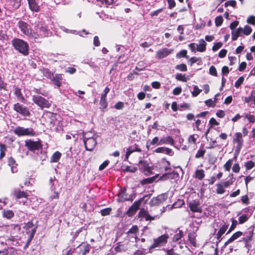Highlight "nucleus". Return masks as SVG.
<instances>
[{"label": "nucleus", "instance_id": "obj_17", "mask_svg": "<svg viewBox=\"0 0 255 255\" xmlns=\"http://www.w3.org/2000/svg\"><path fill=\"white\" fill-rule=\"evenodd\" d=\"M173 51V49H168L167 48H162L156 51V56L157 59H161L163 58L166 57L168 55L171 54Z\"/></svg>", "mask_w": 255, "mask_h": 255}, {"label": "nucleus", "instance_id": "obj_22", "mask_svg": "<svg viewBox=\"0 0 255 255\" xmlns=\"http://www.w3.org/2000/svg\"><path fill=\"white\" fill-rule=\"evenodd\" d=\"M63 77L61 74H54L51 79V80L53 82L55 85L58 87H60L62 84V81Z\"/></svg>", "mask_w": 255, "mask_h": 255}, {"label": "nucleus", "instance_id": "obj_7", "mask_svg": "<svg viewBox=\"0 0 255 255\" xmlns=\"http://www.w3.org/2000/svg\"><path fill=\"white\" fill-rule=\"evenodd\" d=\"M10 231V236L8 238V240L11 241H16L20 233V227L19 225H12L9 228Z\"/></svg>", "mask_w": 255, "mask_h": 255}, {"label": "nucleus", "instance_id": "obj_40", "mask_svg": "<svg viewBox=\"0 0 255 255\" xmlns=\"http://www.w3.org/2000/svg\"><path fill=\"white\" fill-rule=\"evenodd\" d=\"M63 30L66 32V33H73V34H78L80 36H82V33H84L85 34H87L88 33L86 32L85 30H83L82 31H77L75 30H69L68 29H67L66 28H64V29H63Z\"/></svg>", "mask_w": 255, "mask_h": 255}, {"label": "nucleus", "instance_id": "obj_21", "mask_svg": "<svg viewBox=\"0 0 255 255\" xmlns=\"http://www.w3.org/2000/svg\"><path fill=\"white\" fill-rule=\"evenodd\" d=\"M33 156L36 160H39L42 162L46 160L47 158V153L45 151L43 150L42 148H41V150H39L38 153H35Z\"/></svg>", "mask_w": 255, "mask_h": 255}, {"label": "nucleus", "instance_id": "obj_2", "mask_svg": "<svg viewBox=\"0 0 255 255\" xmlns=\"http://www.w3.org/2000/svg\"><path fill=\"white\" fill-rule=\"evenodd\" d=\"M12 46L14 49L23 55H27L29 53V45L28 43L22 39L14 38L11 41Z\"/></svg>", "mask_w": 255, "mask_h": 255}, {"label": "nucleus", "instance_id": "obj_45", "mask_svg": "<svg viewBox=\"0 0 255 255\" xmlns=\"http://www.w3.org/2000/svg\"><path fill=\"white\" fill-rule=\"evenodd\" d=\"M205 176L204 171L203 169H197L195 172V177L202 180Z\"/></svg>", "mask_w": 255, "mask_h": 255}, {"label": "nucleus", "instance_id": "obj_30", "mask_svg": "<svg viewBox=\"0 0 255 255\" xmlns=\"http://www.w3.org/2000/svg\"><path fill=\"white\" fill-rule=\"evenodd\" d=\"M242 28L240 27L236 30L232 31V40L233 41L236 40L238 37L242 36L243 33L242 32Z\"/></svg>", "mask_w": 255, "mask_h": 255}, {"label": "nucleus", "instance_id": "obj_47", "mask_svg": "<svg viewBox=\"0 0 255 255\" xmlns=\"http://www.w3.org/2000/svg\"><path fill=\"white\" fill-rule=\"evenodd\" d=\"M175 78L177 80L180 81L182 82H187L188 79L186 77L185 74L181 73H177L175 75Z\"/></svg>", "mask_w": 255, "mask_h": 255}, {"label": "nucleus", "instance_id": "obj_1", "mask_svg": "<svg viewBox=\"0 0 255 255\" xmlns=\"http://www.w3.org/2000/svg\"><path fill=\"white\" fill-rule=\"evenodd\" d=\"M17 26L21 32L25 35L33 38H38V31L32 29L31 26L27 22L20 20L17 24Z\"/></svg>", "mask_w": 255, "mask_h": 255}, {"label": "nucleus", "instance_id": "obj_37", "mask_svg": "<svg viewBox=\"0 0 255 255\" xmlns=\"http://www.w3.org/2000/svg\"><path fill=\"white\" fill-rule=\"evenodd\" d=\"M183 233L181 230H177L173 237V241L178 242L183 237Z\"/></svg>", "mask_w": 255, "mask_h": 255}, {"label": "nucleus", "instance_id": "obj_34", "mask_svg": "<svg viewBox=\"0 0 255 255\" xmlns=\"http://www.w3.org/2000/svg\"><path fill=\"white\" fill-rule=\"evenodd\" d=\"M8 164L11 167V170L13 173L17 172V164L15 163V160L13 158L10 157L8 158Z\"/></svg>", "mask_w": 255, "mask_h": 255}, {"label": "nucleus", "instance_id": "obj_61", "mask_svg": "<svg viewBox=\"0 0 255 255\" xmlns=\"http://www.w3.org/2000/svg\"><path fill=\"white\" fill-rule=\"evenodd\" d=\"M255 163L252 160H250L245 163V166L247 170H250L254 167Z\"/></svg>", "mask_w": 255, "mask_h": 255}, {"label": "nucleus", "instance_id": "obj_8", "mask_svg": "<svg viewBox=\"0 0 255 255\" xmlns=\"http://www.w3.org/2000/svg\"><path fill=\"white\" fill-rule=\"evenodd\" d=\"M13 110L24 117H29L30 113L28 108L25 106L17 103L13 105Z\"/></svg>", "mask_w": 255, "mask_h": 255}, {"label": "nucleus", "instance_id": "obj_13", "mask_svg": "<svg viewBox=\"0 0 255 255\" xmlns=\"http://www.w3.org/2000/svg\"><path fill=\"white\" fill-rule=\"evenodd\" d=\"M178 176L179 174L174 170H172L171 169L169 171H168V172L163 174L161 176H160L159 180L161 181H165L168 179H176L178 178Z\"/></svg>", "mask_w": 255, "mask_h": 255}, {"label": "nucleus", "instance_id": "obj_42", "mask_svg": "<svg viewBox=\"0 0 255 255\" xmlns=\"http://www.w3.org/2000/svg\"><path fill=\"white\" fill-rule=\"evenodd\" d=\"M141 203H142L139 200L134 202L132 205L130 207L129 210L133 212H135L139 209Z\"/></svg>", "mask_w": 255, "mask_h": 255}, {"label": "nucleus", "instance_id": "obj_26", "mask_svg": "<svg viewBox=\"0 0 255 255\" xmlns=\"http://www.w3.org/2000/svg\"><path fill=\"white\" fill-rule=\"evenodd\" d=\"M29 7L32 11L38 12L40 9V7L36 2V0H27Z\"/></svg>", "mask_w": 255, "mask_h": 255}, {"label": "nucleus", "instance_id": "obj_11", "mask_svg": "<svg viewBox=\"0 0 255 255\" xmlns=\"http://www.w3.org/2000/svg\"><path fill=\"white\" fill-rule=\"evenodd\" d=\"M97 135H94L93 137H86L85 139L83 140L87 150L92 151L95 148L97 144Z\"/></svg>", "mask_w": 255, "mask_h": 255}, {"label": "nucleus", "instance_id": "obj_36", "mask_svg": "<svg viewBox=\"0 0 255 255\" xmlns=\"http://www.w3.org/2000/svg\"><path fill=\"white\" fill-rule=\"evenodd\" d=\"M61 155L62 154L59 151L55 152L51 157L50 162L53 163L58 162L60 160Z\"/></svg>", "mask_w": 255, "mask_h": 255}, {"label": "nucleus", "instance_id": "obj_41", "mask_svg": "<svg viewBox=\"0 0 255 255\" xmlns=\"http://www.w3.org/2000/svg\"><path fill=\"white\" fill-rule=\"evenodd\" d=\"M229 177L230 178L228 181H226L222 183L225 188H227L230 186L234 183L235 180V179L233 177V174H230Z\"/></svg>", "mask_w": 255, "mask_h": 255}, {"label": "nucleus", "instance_id": "obj_20", "mask_svg": "<svg viewBox=\"0 0 255 255\" xmlns=\"http://www.w3.org/2000/svg\"><path fill=\"white\" fill-rule=\"evenodd\" d=\"M135 151H141V149L138 147V145L136 144H134L133 145L129 146L127 149L125 160H128L130 155Z\"/></svg>", "mask_w": 255, "mask_h": 255}, {"label": "nucleus", "instance_id": "obj_55", "mask_svg": "<svg viewBox=\"0 0 255 255\" xmlns=\"http://www.w3.org/2000/svg\"><path fill=\"white\" fill-rule=\"evenodd\" d=\"M255 103V91H253L251 94V96L245 98V102L247 103H250L251 102Z\"/></svg>", "mask_w": 255, "mask_h": 255}, {"label": "nucleus", "instance_id": "obj_58", "mask_svg": "<svg viewBox=\"0 0 255 255\" xmlns=\"http://www.w3.org/2000/svg\"><path fill=\"white\" fill-rule=\"evenodd\" d=\"M202 91L196 85L194 86L193 91L192 92V95L193 97H197Z\"/></svg>", "mask_w": 255, "mask_h": 255}, {"label": "nucleus", "instance_id": "obj_57", "mask_svg": "<svg viewBox=\"0 0 255 255\" xmlns=\"http://www.w3.org/2000/svg\"><path fill=\"white\" fill-rule=\"evenodd\" d=\"M100 104L102 109H106L107 107L108 103L106 97H101Z\"/></svg>", "mask_w": 255, "mask_h": 255}, {"label": "nucleus", "instance_id": "obj_10", "mask_svg": "<svg viewBox=\"0 0 255 255\" xmlns=\"http://www.w3.org/2000/svg\"><path fill=\"white\" fill-rule=\"evenodd\" d=\"M233 142L237 144L235 151L239 153L243 145L244 139L243 138L242 133L241 132H236L233 138Z\"/></svg>", "mask_w": 255, "mask_h": 255}, {"label": "nucleus", "instance_id": "obj_46", "mask_svg": "<svg viewBox=\"0 0 255 255\" xmlns=\"http://www.w3.org/2000/svg\"><path fill=\"white\" fill-rule=\"evenodd\" d=\"M33 224L32 222H28L27 223H25L23 228L25 229V231L27 234H30L31 230L33 229Z\"/></svg>", "mask_w": 255, "mask_h": 255}, {"label": "nucleus", "instance_id": "obj_15", "mask_svg": "<svg viewBox=\"0 0 255 255\" xmlns=\"http://www.w3.org/2000/svg\"><path fill=\"white\" fill-rule=\"evenodd\" d=\"M139 169L145 174H149L152 172L151 166L147 161L140 160L138 163Z\"/></svg>", "mask_w": 255, "mask_h": 255}, {"label": "nucleus", "instance_id": "obj_4", "mask_svg": "<svg viewBox=\"0 0 255 255\" xmlns=\"http://www.w3.org/2000/svg\"><path fill=\"white\" fill-rule=\"evenodd\" d=\"M13 132L18 136H33L35 132L31 128H24L22 127H17L13 130Z\"/></svg>", "mask_w": 255, "mask_h": 255}, {"label": "nucleus", "instance_id": "obj_48", "mask_svg": "<svg viewBox=\"0 0 255 255\" xmlns=\"http://www.w3.org/2000/svg\"><path fill=\"white\" fill-rule=\"evenodd\" d=\"M156 178V177L155 176H153L152 177H149V178L144 179L141 181L140 183L142 185H145V184L151 183L154 181V180H155Z\"/></svg>", "mask_w": 255, "mask_h": 255}, {"label": "nucleus", "instance_id": "obj_54", "mask_svg": "<svg viewBox=\"0 0 255 255\" xmlns=\"http://www.w3.org/2000/svg\"><path fill=\"white\" fill-rule=\"evenodd\" d=\"M43 75L47 77V78H49L51 79L54 75L53 73L51 72L48 69H44L43 70Z\"/></svg>", "mask_w": 255, "mask_h": 255}, {"label": "nucleus", "instance_id": "obj_51", "mask_svg": "<svg viewBox=\"0 0 255 255\" xmlns=\"http://www.w3.org/2000/svg\"><path fill=\"white\" fill-rule=\"evenodd\" d=\"M250 217V216L246 214L242 215L239 218V223L240 224H242L244 223L245 222H247L248 220Z\"/></svg>", "mask_w": 255, "mask_h": 255}, {"label": "nucleus", "instance_id": "obj_49", "mask_svg": "<svg viewBox=\"0 0 255 255\" xmlns=\"http://www.w3.org/2000/svg\"><path fill=\"white\" fill-rule=\"evenodd\" d=\"M217 188L216 189V193L218 194H222L225 192V188L222 183H218L216 185Z\"/></svg>", "mask_w": 255, "mask_h": 255}, {"label": "nucleus", "instance_id": "obj_60", "mask_svg": "<svg viewBox=\"0 0 255 255\" xmlns=\"http://www.w3.org/2000/svg\"><path fill=\"white\" fill-rule=\"evenodd\" d=\"M82 63L84 64L89 65V66L93 69L97 68V66L96 65L95 63L94 62H92L91 60H84L82 62Z\"/></svg>", "mask_w": 255, "mask_h": 255}, {"label": "nucleus", "instance_id": "obj_32", "mask_svg": "<svg viewBox=\"0 0 255 255\" xmlns=\"http://www.w3.org/2000/svg\"><path fill=\"white\" fill-rule=\"evenodd\" d=\"M154 152L156 153H163L168 155H172V149L165 147H159L156 148Z\"/></svg>", "mask_w": 255, "mask_h": 255}, {"label": "nucleus", "instance_id": "obj_27", "mask_svg": "<svg viewBox=\"0 0 255 255\" xmlns=\"http://www.w3.org/2000/svg\"><path fill=\"white\" fill-rule=\"evenodd\" d=\"M13 195L16 199H20L22 198L27 199L28 196V195L26 192L21 191L18 189H15L13 190Z\"/></svg>", "mask_w": 255, "mask_h": 255}, {"label": "nucleus", "instance_id": "obj_12", "mask_svg": "<svg viewBox=\"0 0 255 255\" xmlns=\"http://www.w3.org/2000/svg\"><path fill=\"white\" fill-rule=\"evenodd\" d=\"M168 197L167 193H163L153 198L149 202L150 206H158L164 202Z\"/></svg>", "mask_w": 255, "mask_h": 255}, {"label": "nucleus", "instance_id": "obj_39", "mask_svg": "<svg viewBox=\"0 0 255 255\" xmlns=\"http://www.w3.org/2000/svg\"><path fill=\"white\" fill-rule=\"evenodd\" d=\"M14 213L12 210H3L2 212V216L8 219L12 218L14 216Z\"/></svg>", "mask_w": 255, "mask_h": 255}, {"label": "nucleus", "instance_id": "obj_14", "mask_svg": "<svg viewBox=\"0 0 255 255\" xmlns=\"http://www.w3.org/2000/svg\"><path fill=\"white\" fill-rule=\"evenodd\" d=\"M118 200L119 202H123L125 201H132L133 200L132 196L130 195H129L126 193V189L125 188L121 189L120 191L118 194Z\"/></svg>", "mask_w": 255, "mask_h": 255}, {"label": "nucleus", "instance_id": "obj_44", "mask_svg": "<svg viewBox=\"0 0 255 255\" xmlns=\"http://www.w3.org/2000/svg\"><path fill=\"white\" fill-rule=\"evenodd\" d=\"M49 184L52 191H55L56 186L58 184V181L55 179V177H51L49 180Z\"/></svg>", "mask_w": 255, "mask_h": 255}, {"label": "nucleus", "instance_id": "obj_24", "mask_svg": "<svg viewBox=\"0 0 255 255\" xmlns=\"http://www.w3.org/2000/svg\"><path fill=\"white\" fill-rule=\"evenodd\" d=\"M138 217L141 218V220L145 219L146 221H150L154 219V218L150 216L144 209H140L138 213Z\"/></svg>", "mask_w": 255, "mask_h": 255}, {"label": "nucleus", "instance_id": "obj_52", "mask_svg": "<svg viewBox=\"0 0 255 255\" xmlns=\"http://www.w3.org/2000/svg\"><path fill=\"white\" fill-rule=\"evenodd\" d=\"M99 3L104 6H108L112 4L114 0H96Z\"/></svg>", "mask_w": 255, "mask_h": 255}, {"label": "nucleus", "instance_id": "obj_29", "mask_svg": "<svg viewBox=\"0 0 255 255\" xmlns=\"http://www.w3.org/2000/svg\"><path fill=\"white\" fill-rule=\"evenodd\" d=\"M199 44H196V49L198 51L203 52L206 50V42L203 39H201L199 41Z\"/></svg>", "mask_w": 255, "mask_h": 255}, {"label": "nucleus", "instance_id": "obj_25", "mask_svg": "<svg viewBox=\"0 0 255 255\" xmlns=\"http://www.w3.org/2000/svg\"><path fill=\"white\" fill-rule=\"evenodd\" d=\"M243 235V233L241 231H238L235 233L224 244L225 246H227L228 245L232 243L239 238L241 237Z\"/></svg>", "mask_w": 255, "mask_h": 255}, {"label": "nucleus", "instance_id": "obj_6", "mask_svg": "<svg viewBox=\"0 0 255 255\" xmlns=\"http://www.w3.org/2000/svg\"><path fill=\"white\" fill-rule=\"evenodd\" d=\"M32 101L41 109L49 108L51 105L50 102L39 95H33Z\"/></svg>", "mask_w": 255, "mask_h": 255}, {"label": "nucleus", "instance_id": "obj_56", "mask_svg": "<svg viewBox=\"0 0 255 255\" xmlns=\"http://www.w3.org/2000/svg\"><path fill=\"white\" fill-rule=\"evenodd\" d=\"M205 152H206V150L204 149L203 148H200L198 150L196 154L195 155V157L196 158H199L203 157Z\"/></svg>", "mask_w": 255, "mask_h": 255}, {"label": "nucleus", "instance_id": "obj_18", "mask_svg": "<svg viewBox=\"0 0 255 255\" xmlns=\"http://www.w3.org/2000/svg\"><path fill=\"white\" fill-rule=\"evenodd\" d=\"M91 246L89 244L84 243L80 244L76 248V249L78 250L77 252L79 255H86L89 252Z\"/></svg>", "mask_w": 255, "mask_h": 255}, {"label": "nucleus", "instance_id": "obj_64", "mask_svg": "<svg viewBox=\"0 0 255 255\" xmlns=\"http://www.w3.org/2000/svg\"><path fill=\"white\" fill-rule=\"evenodd\" d=\"M112 211V209L110 208H107L101 210L100 213L102 216H105L110 214Z\"/></svg>", "mask_w": 255, "mask_h": 255}, {"label": "nucleus", "instance_id": "obj_16", "mask_svg": "<svg viewBox=\"0 0 255 255\" xmlns=\"http://www.w3.org/2000/svg\"><path fill=\"white\" fill-rule=\"evenodd\" d=\"M190 210L193 212L201 213L202 209L200 206V203L198 200H194L189 203Z\"/></svg>", "mask_w": 255, "mask_h": 255}, {"label": "nucleus", "instance_id": "obj_59", "mask_svg": "<svg viewBox=\"0 0 255 255\" xmlns=\"http://www.w3.org/2000/svg\"><path fill=\"white\" fill-rule=\"evenodd\" d=\"M36 232V228H33L31 230L30 234H28L29 237L27 241V246L29 245L30 242L32 240Z\"/></svg>", "mask_w": 255, "mask_h": 255}, {"label": "nucleus", "instance_id": "obj_23", "mask_svg": "<svg viewBox=\"0 0 255 255\" xmlns=\"http://www.w3.org/2000/svg\"><path fill=\"white\" fill-rule=\"evenodd\" d=\"M6 4L10 9H17L20 5V0H6Z\"/></svg>", "mask_w": 255, "mask_h": 255}, {"label": "nucleus", "instance_id": "obj_62", "mask_svg": "<svg viewBox=\"0 0 255 255\" xmlns=\"http://www.w3.org/2000/svg\"><path fill=\"white\" fill-rule=\"evenodd\" d=\"M176 69L180 71L185 72L187 70V66L185 64H181L176 66Z\"/></svg>", "mask_w": 255, "mask_h": 255}, {"label": "nucleus", "instance_id": "obj_9", "mask_svg": "<svg viewBox=\"0 0 255 255\" xmlns=\"http://www.w3.org/2000/svg\"><path fill=\"white\" fill-rule=\"evenodd\" d=\"M168 238V235L164 234L154 239L153 244L150 246V250L152 248L164 246L167 242Z\"/></svg>", "mask_w": 255, "mask_h": 255}, {"label": "nucleus", "instance_id": "obj_63", "mask_svg": "<svg viewBox=\"0 0 255 255\" xmlns=\"http://www.w3.org/2000/svg\"><path fill=\"white\" fill-rule=\"evenodd\" d=\"M198 137V135L197 134H192L188 138V142L190 143L195 144L196 142L197 138Z\"/></svg>", "mask_w": 255, "mask_h": 255}, {"label": "nucleus", "instance_id": "obj_35", "mask_svg": "<svg viewBox=\"0 0 255 255\" xmlns=\"http://www.w3.org/2000/svg\"><path fill=\"white\" fill-rule=\"evenodd\" d=\"M253 234L254 229H252L251 230L249 231L248 235H247L246 237L242 238V241L245 243L246 247L247 246L249 243L252 241Z\"/></svg>", "mask_w": 255, "mask_h": 255}, {"label": "nucleus", "instance_id": "obj_31", "mask_svg": "<svg viewBox=\"0 0 255 255\" xmlns=\"http://www.w3.org/2000/svg\"><path fill=\"white\" fill-rule=\"evenodd\" d=\"M14 94L17 97L18 101L22 103H24L26 101L24 96H23L21 89L18 87H15L14 88Z\"/></svg>", "mask_w": 255, "mask_h": 255}, {"label": "nucleus", "instance_id": "obj_5", "mask_svg": "<svg viewBox=\"0 0 255 255\" xmlns=\"http://www.w3.org/2000/svg\"><path fill=\"white\" fill-rule=\"evenodd\" d=\"M155 168L158 171L164 173L168 172L171 169L170 162L165 158H162L158 161L156 163Z\"/></svg>", "mask_w": 255, "mask_h": 255}, {"label": "nucleus", "instance_id": "obj_28", "mask_svg": "<svg viewBox=\"0 0 255 255\" xmlns=\"http://www.w3.org/2000/svg\"><path fill=\"white\" fill-rule=\"evenodd\" d=\"M174 140L170 136H167L166 137H164L163 138H161L159 141V144L160 145L161 144H170V145H173L174 144Z\"/></svg>", "mask_w": 255, "mask_h": 255}, {"label": "nucleus", "instance_id": "obj_38", "mask_svg": "<svg viewBox=\"0 0 255 255\" xmlns=\"http://www.w3.org/2000/svg\"><path fill=\"white\" fill-rule=\"evenodd\" d=\"M6 149V146L4 144L0 143V160H2L5 156Z\"/></svg>", "mask_w": 255, "mask_h": 255}, {"label": "nucleus", "instance_id": "obj_43", "mask_svg": "<svg viewBox=\"0 0 255 255\" xmlns=\"http://www.w3.org/2000/svg\"><path fill=\"white\" fill-rule=\"evenodd\" d=\"M126 250V247L125 246V245L121 244L120 243H117V246L114 248L115 254L122 251H125Z\"/></svg>", "mask_w": 255, "mask_h": 255}, {"label": "nucleus", "instance_id": "obj_19", "mask_svg": "<svg viewBox=\"0 0 255 255\" xmlns=\"http://www.w3.org/2000/svg\"><path fill=\"white\" fill-rule=\"evenodd\" d=\"M34 30L38 31V37L39 36H47L49 34L48 29L42 24H37L36 27L34 28Z\"/></svg>", "mask_w": 255, "mask_h": 255}, {"label": "nucleus", "instance_id": "obj_50", "mask_svg": "<svg viewBox=\"0 0 255 255\" xmlns=\"http://www.w3.org/2000/svg\"><path fill=\"white\" fill-rule=\"evenodd\" d=\"M252 31V28L251 26L247 25H246L244 28H242V32L243 34L249 35H250Z\"/></svg>", "mask_w": 255, "mask_h": 255}, {"label": "nucleus", "instance_id": "obj_33", "mask_svg": "<svg viewBox=\"0 0 255 255\" xmlns=\"http://www.w3.org/2000/svg\"><path fill=\"white\" fill-rule=\"evenodd\" d=\"M228 228V225L224 224L219 230L218 232L216 234V236L217 240H218L219 241H221V238L222 236L225 233Z\"/></svg>", "mask_w": 255, "mask_h": 255}, {"label": "nucleus", "instance_id": "obj_53", "mask_svg": "<svg viewBox=\"0 0 255 255\" xmlns=\"http://www.w3.org/2000/svg\"><path fill=\"white\" fill-rule=\"evenodd\" d=\"M33 91L36 94L41 95L45 97H47L48 95V93L47 92L44 91L41 89L34 88Z\"/></svg>", "mask_w": 255, "mask_h": 255}, {"label": "nucleus", "instance_id": "obj_3", "mask_svg": "<svg viewBox=\"0 0 255 255\" xmlns=\"http://www.w3.org/2000/svg\"><path fill=\"white\" fill-rule=\"evenodd\" d=\"M25 145L29 151L33 152V154L36 152L38 153L41 150V148H42L41 141L39 140H27L25 141Z\"/></svg>", "mask_w": 255, "mask_h": 255}]
</instances>
